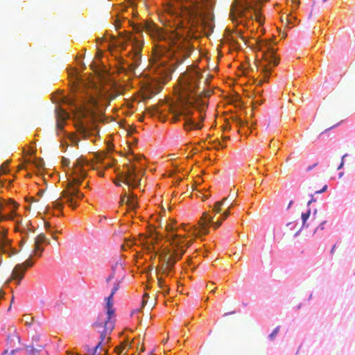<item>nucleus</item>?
Listing matches in <instances>:
<instances>
[{
    "label": "nucleus",
    "instance_id": "obj_1",
    "mask_svg": "<svg viewBox=\"0 0 355 355\" xmlns=\"http://www.w3.org/2000/svg\"><path fill=\"white\" fill-rule=\"evenodd\" d=\"M203 73L205 71L202 72L198 67H191L180 78L182 102L178 110L171 112L175 121L179 120L180 116H184V128L187 131L200 129L202 125L196 121V118L202 121L205 117L210 92L206 91L205 87L200 89L201 83L206 85L209 81L208 74L205 77Z\"/></svg>",
    "mask_w": 355,
    "mask_h": 355
},
{
    "label": "nucleus",
    "instance_id": "obj_2",
    "mask_svg": "<svg viewBox=\"0 0 355 355\" xmlns=\"http://www.w3.org/2000/svg\"><path fill=\"white\" fill-rule=\"evenodd\" d=\"M164 52L165 50H157L155 52V56L157 59H161L162 53ZM191 52V46L189 42L182 37L177 38L176 41L171 46L169 51L167 52V56L173 57L175 62L165 65V60H160V61H157V67L155 69V72L159 76L157 77L158 81L165 83L170 80L171 74L175 68V64L182 63L183 60L190 55Z\"/></svg>",
    "mask_w": 355,
    "mask_h": 355
},
{
    "label": "nucleus",
    "instance_id": "obj_3",
    "mask_svg": "<svg viewBox=\"0 0 355 355\" xmlns=\"http://www.w3.org/2000/svg\"><path fill=\"white\" fill-rule=\"evenodd\" d=\"M166 230L168 232L167 239L170 242V248L164 250L159 256L164 262L161 268L163 274H167L173 268L176 261L182 258L186 250L193 243V239L187 240L185 235L174 233L175 227L172 224H167Z\"/></svg>",
    "mask_w": 355,
    "mask_h": 355
},
{
    "label": "nucleus",
    "instance_id": "obj_4",
    "mask_svg": "<svg viewBox=\"0 0 355 355\" xmlns=\"http://www.w3.org/2000/svg\"><path fill=\"white\" fill-rule=\"evenodd\" d=\"M85 161L83 159H78L73 163L71 170V178H69L67 187L62 192V198L65 199L66 202L73 209L78 206L77 200H80L84 197V194L80 193L76 185H80L87 173L83 168Z\"/></svg>",
    "mask_w": 355,
    "mask_h": 355
},
{
    "label": "nucleus",
    "instance_id": "obj_5",
    "mask_svg": "<svg viewBox=\"0 0 355 355\" xmlns=\"http://www.w3.org/2000/svg\"><path fill=\"white\" fill-rule=\"evenodd\" d=\"M202 6V3H195L190 10V15L196 21L197 31H203L205 34L209 35L212 32L214 25L209 12L206 13Z\"/></svg>",
    "mask_w": 355,
    "mask_h": 355
},
{
    "label": "nucleus",
    "instance_id": "obj_6",
    "mask_svg": "<svg viewBox=\"0 0 355 355\" xmlns=\"http://www.w3.org/2000/svg\"><path fill=\"white\" fill-rule=\"evenodd\" d=\"M252 9V6L247 3L245 4L236 3L232 6L230 12V17L232 21H234L237 17H245L246 18H253V17H254L256 21H257L259 24H261L262 17L259 11L257 9H254L253 10L252 14L251 12Z\"/></svg>",
    "mask_w": 355,
    "mask_h": 355
},
{
    "label": "nucleus",
    "instance_id": "obj_7",
    "mask_svg": "<svg viewBox=\"0 0 355 355\" xmlns=\"http://www.w3.org/2000/svg\"><path fill=\"white\" fill-rule=\"evenodd\" d=\"M125 167L127 168L126 171L118 175L117 180L114 182V184L120 186V182H124L128 186L137 187L140 184L141 179L139 178V173L136 171V166L127 164Z\"/></svg>",
    "mask_w": 355,
    "mask_h": 355
},
{
    "label": "nucleus",
    "instance_id": "obj_8",
    "mask_svg": "<svg viewBox=\"0 0 355 355\" xmlns=\"http://www.w3.org/2000/svg\"><path fill=\"white\" fill-rule=\"evenodd\" d=\"M133 40L132 52L130 53L132 62L128 64V68L121 67L120 69L128 75H136L135 69L140 64L141 60V51L143 47V43L135 38Z\"/></svg>",
    "mask_w": 355,
    "mask_h": 355
},
{
    "label": "nucleus",
    "instance_id": "obj_9",
    "mask_svg": "<svg viewBox=\"0 0 355 355\" xmlns=\"http://www.w3.org/2000/svg\"><path fill=\"white\" fill-rule=\"evenodd\" d=\"M92 327L98 329V331L100 333V341L97 344V347H101L102 345H105L110 341V338L108 336L114 328V321H101L98 318V320L92 324Z\"/></svg>",
    "mask_w": 355,
    "mask_h": 355
},
{
    "label": "nucleus",
    "instance_id": "obj_10",
    "mask_svg": "<svg viewBox=\"0 0 355 355\" xmlns=\"http://www.w3.org/2000/svg\"><path fill=\"white\" fill-rule=\"evenodd\" d=\"M222 216L220 215L219 218L216 222H213V217L211 216L204 214L198 223V227H193V234L196 236H201L208 233V226L211 225L214 228L216 229L220 227L221 224Z\"/></svg>",
    "mask_w": 355,
    "mask_h": 355
},
{
    "label": "nucleus",
    "instance_id": "obj_11",
    "mask_svg": "<svg viewBox=\"0 0 355 355\" xmlns=\"http://www.w3.org/2000/svg\"><path fill=\"white\" fill-rule=\"evenodd\" d=\"M259 50L263 52V58L269 65L272 64V66L275 67L278 64L279 62L275 57L274 49L269 47L267 43L261 44Z\"/></svg>",
    "mask_w": 355,
    "mask_h": 355
},
{
    "label": "nucleus",
    "instance_id": "obj_12",
    "mask_svg": "<svg viewBox=\"0 0 355 355\" xmlns=\"http://www.w3.org/2000/svg\"><path fill=\"white\" fill-rule=\"evenodd\" d=\"M239 33H231L229 29H225V33H223V49H225V44L228 43V51H231V49H236V44L237 38H239Z\"/></svg>",
    "mask_w": 355,
    "mask_h": 355
},
{
    "label": "nucleus",
    "instance_id": "obj_13",
    "mask_svg": "<svg viewBox=\"0 0 355 355\" xmlns=\"http://www.w3.org/2000/svg\"><path fill=\"white\" fill-rule=\"evenodd\" d=\"M25 272L26 268H24V264H17L12 272L10 279L17 281V284H19L20 282L24 278Z\"/></svg>",
    "mask_w": 355,
    "mask_h": 355
},
{
    "label": "nucleus",
    "instance_id": "obj_14",
    "mask_svg": "<svg viewBox=\"0 0 355 355\" xmlns=\"http://www.w3.org/2000/svg\"><path fill=\"white\" fill-rule=\"evenodd\" d=\"M133 29L137 32L140 33L143 31H145L149 34L153 33L155 31V24L151 22L145 21L142 24H132Z\"/></svg>",
    "mask_w": 355,
    "mask_h": 355
},
{
    "label": "nucleus",
    "instance_id": "obj_15",
    "mask_svg": "<svg viewBox=\"0 0 355 355\" xmlns=\"http://www.w3.org/2000/svg\"><path fill=\"white\" fill-rule=\"evenodd\" d=\"M25 350L28 355H49L43 345H28L26 347Z\"/></svg>",
    "mask_w": 355,
    "mask_h": 355
},
{
    "label": "nucleus",
    "instance_id": "obj_16",
    "mask_svg": "<svg viewBox=\"0 0 355 355\" xmlns=\"http://www.w3.org/2000/svg\"><path fill=\"white\" fill-rule=\"evenodd\" d=\"M55 113L57 117V128L58 130H62L65 120L69 118V114L62 108L56 109Z\"/></svg>",
    "mask_w": 355,
    "mask_h": 355
},
{
    "label": "nucleus",
    "instance_id": "obj_17",
    "mask_svg": "<svg viewBox=\"0 0 355 355\" xmlns=\"http://www.w3.org/2000/svg\"><path fill=\"white\" fill-rule=\"evenodd\" d=\"M107 303L105 306L107 318L105 320L113 321L112 317L114 316V309L113 308V297L109 295L107 298Z\"/></svg>",
    "mask_w": 355,
    "mask_h": 355
},
{
    "label": "nucleus",
    "instance_id": "obj_18",
    "mask_svg": "<svg viewBox=\"0 0 355 355\" xmlns=\"http://www.w3.org/2000/svg\"><path fill=\"white\" fill-rule=\"evenodd\" d=\"M126 205L129 209L134 210L137 207V202L135 199V196L132 195L129 198L126 200Z\"/></svg>",
    "mask_w": 355,
    "mask_h": 355
},
{
    "label": "nucleus",
    "instance_id": "obj_19",
    "mask_svg": "<svg viewBox=\"0 0 355 355\" xmlns=\"http://www.w3.org/2000/svg\"><path fill=\"white\" fill-rule=\"evenodd\" d=\"M43 250L44 249L40 247V244L35 242L33 255L40 257Z\"/></svg>",
    "mask_w": 355,
    "mask_h": 355
},
{
    "label": "nucleus",
    "instance_id": "obj_20",
    "mask_svg": "<svg viewBox=\"0 0 355 355\" xmlns=\"http://www.w3.org/2000/svg\"><path fill=\"white\" fill-rule=\"evenodd\" d=\"M8 340L10 342V343H12V342H17V343H19L20 342V338L19 336L17 334L15 330L13 331V333L10 335H9L8 336Z\"/></svg>",
    "mask_w": 355,
    "mask_h": 355
},
{
    "label": "nucleus",
    "instance_id": "obj_21",
    "mask_svg": "<svg viewBox=\"0 0 355 355\" xmlns=\"http://www.w3.org/2000/svg\"><path fill=\"white\" fill-rule=\"evenodd\" d=\"M221 206H222V202L221 201H217L214 203L213 209H212V213H214L215 214H220L221 211Z\"/></svg>",
    "mask_w": 355,
    "mask_h": 355
},
{
    "label": "nucleus",
    "instance_id": "obj_22",
    "mask_svg": "<svg viewBox=\"0 0 355 355\" xmlns=\"http://www.w3.org/2000/svg\"><path fill=\"white\" fill-rule=\"evenodd\" d=\"M100 347H97V345L93 349L90 348L89 346H85L86 354L85 355H96L97 354V351Z\"/></svg>",
    "mask_w": 355,
    "mask_h": 355
},
{
    "label": "nucleus",
    "instance_id": "obj_23",
    "mask_svg": "<svg viewBox=\"0 0 355 355\" xmlns=\"http://www.w3.org/2000/svg\"><path fill=\"white\" fill-rule=\"evenodd\" d=\"M311 214V210L309 209L306 213H302V227H307L306 225V222L307 219L309 218Z\"/></svg>",
    "mask_w": 355,
    "mask_h": 355
},
{
    "label": "nucleus",
    "instance_id": "obj_24",
    "mask_svg": "<svg viewBox=\"0 0 355 355\" xmlns=\"http://www.w3.org/2000/svg\"><path fill=\"white\" fill-rule=\"evenodd\" d=\"M223 103H225V101H227V103L231 104V103H232L233 102H234L236 101V98L233 96H227L223 92Z\"/></svg>",
    "mask_w": 355,
    "mask_h": 355
},
{
    "label": "nucleus",
    "instance_id": "obj_25",
    "mask_svg": "<svg viewBox=\"0 0 355 355\" xmlns=\"http://www.w3.org/2000/svg\"><path fill=\"white\" fill-rule=\"evenodd\" d=\"M45 241H46L45 234L44 233H41L35 238V242H36L37 243L41 244V243H44Z\"/></svg>",
    "mask_w": 355,
    "mask_h": 355
},
{
    "label": "nucleus",
    "instance_id": "obj_26",
    "mask_svg": "<svg viewBox=\"0 0 355 355\" xmlns=\"http://www.w3.org/2000/svg\"><path fill=\"white\" fill-rule=\"evenodd\" d=\"M8 162H7L3 163V164H1V166L0 167V175L2 174L6 173L8 171Z\"/></svg>",
    "mask_w": 355,
    "mask_h": 355
},
{
    "label": "nucleus",
    "instance_id": "obj_27",
    "mask_svg": "<svg viewBox=\"0 0 355 355\" xmlns=\"http://www.w3.org/2000/svg\"><path fill=\"white\" fill-rule=\"evenodd\" d=\"M24 318L25 319V324L27 326H31L33 322V318L30 317L28 315H24Z\"/></svg>",
    "mask_w": 355,
    "mask_h": 355
},
{
    "label": "nucleus",
    "instance_id": "obj_28",
    "mask_svg": "<svg viewBox=\"0 0 355 355\" xmlns=\"http://www.w3.org/2000/svg\"><path fill=\"white\" fill-rule=\"evenodd\" d=\"M236 195V193L234 192L232 194L230 195L226 199L223 198V202H225V200H227L228 199L230 200L229 201L230 202V204L228 205V209H230L232 206V201L234 200Z\"/></svg>",
    "mask_w": 355,
    "mask_h": 355
},
{
    "label": "nucleus",
    "instance_id": "obj_29",
    "mask_svg": "<svg viewBox=\"0 0 355 355\" xmlns=\"http://www.w3.org/2000/svg\"><path fill=\"white\" fill-rule=\"evenodd\" d=\"M158 284H159V286L161 288H163V293L164 294H166V293H168V291H169V288H164V282L162 279L159 278L158 279Z\"/></svg>",
    "mask_w": 355,
    "mask_h": 355
},
{
    "label": "nucleus",
    "instance_id": "obj_30",
    "mask_svg": "<svg viewBox=\"0 0 355 355\" xmlns=\"http://www.w3.org/2000/svg\"><path fill=\"white\" fill-rule=\"evenodd\" d=\"M262 71L264 73L265 79L268 78V76H269V74L270 73L271 68L268 67V66H263L262 67Z\"/></svg>",
    "mask_w": 355,
    "mask_h": 355
},
{
    "label": "nucleus",
    "instance_id": "obj_31",
    "mask_svg": "<svg viewBox=\"0 0 355 355\" xmlns=\"http://www.w3.org/2000/svg\"><path fill=\"white\" fill-rule=\"evenodd\" d=\"M279 327H277L269 335V338L270 340H274L276 336L277 335L279 331Z\"/></svg>",
    "mask_w": 355,
    "mask_h": 355
},
{
    "label": "nucleus",
    "instance_id": "obj_32",
    "mask_svg": "<svg viewBox=\"0 0 355 355\" xmlns=\"http://www.w3.org/2000/svg\"><path fill=\"white\" fill-rule=\"evenodd\" d=\"M118 269V270H123V266H122V263L121 262H119L117 261L114 266H112V272L114 273L115 270Z\"/></svg>",
    "mask_w": 355,
    "mask_h": 355
},
{
    "label": "nucleus",
    "instance_id": "obj_33",
    "mask_svg": "<svg viewBox=\"0 0 355 355\" xmlns=\"http://www.w3.org/2000/svg\"><path fill=\"white\" fill-rule=\"evenodd\" d=\"M32 256H33V254L31 255V257H29L28 259H27L24 263H22V264H24V266L26 269L28 267H31L33 265V262L31 260V258Z\"/></svg>",
    "mask_w": 355,
    "mask_h": 355
},
{
    "label": "nucleus",
    "instance_id": "obj_34",
    "mask_svg": "<svg viewBox=\"0 0 355 355\" xmlns=\"http://www.w3.org/2000/svg\"><path fill=\"white\" fill-rule=\"evenodd\" d=\"M120 287V284L119 282V283H116L114 285L113 288H112V292L110 293V295H112V297H114V295L115 294V293L119 290Z\"/></svg>",
    "mask_w": 355,
    "mask_h": 355
},
{
    "label": "nucleus",
    "instance_id": "obj_35",
    "mask_svg": "<svg viewBox=\"0 0 355 355\" xmlns=\"http://www.w3.org/2000/svg\"><path fill=\"white\" fill-rule=\"evenodd\" d=\"M290 18L288 16H286L284 19L282 18V21L285 24L286 26L288 28H291L292 26H290Z\"/></svg>",
    "mask_w": 355,
    "mask_h": 355
},
{
    "label": "nucleus",
    "instance_id": "obj_36",
    "mask_svg": "<svg viewBox=\"0 0 355 355\" xmlns=\"http://www.w3.org/2000/svg\"><path fill=\"white\" fill-rule=\"evenodd\" d=\"M63 101L68 104H73L75 102V100L73 98L64 97L63 98Z\"/></svg>",
    "mask_w": 355,
    "mask_h": 355
},
{
    "label": "nucleus",
    "instance_id": "obj_37",
    "mask_svg": "<svg viewBox=\"0 0 355 355\" xmlns=\"http://www.w3.org/2000/svg\"><path fill=\"white\" fill-rule=\"evenodd\" d=\"M69 164H70V161L69 159H67L66 157L62 158V164L63 166H69Z\"/></svg>",
    "mask_w": 355,
    "mask_h": 355
},
{
    "label": "nucleus",
    "instance_id": "obj_38",
    "mask_svg": "<svg viewBox=\"0 0 355 355\" xmlns=\"http://www.w3.org/2000/svg\"><path fill=\"white\" fill-rule=\"evenodd\" d=\"M300 0H291L292 7L293 9L297 8L300 5Z\"/></svg>",
    "mask_w": 355,
    "mask_h": 355
},
{
    "label": "nucleus",
    "instance_id": "obj_39",
    "mask_svg": "<svg viewBox=\"0 0 355 355\" xmlns=\"http://www.w3.org/2000/svg\"><path fill=\"white\" fill-rule=\"evenodd\" d=\"M348 155L347 154H345L343 157H342V159H341V162L340 164H339L338 167V170H340V168H342L343 167V165H344V159L345 157H346Z\"/></svg>",
    "mask_w": 355,
    "mask_h": 355
},
{
    "label": "nucleus",
    "instance_id": "obj_40",
    "mask_svg": "<svg viewBox=\"0 0 355 355\" xmlns=\"http://www.w3.org/2000/svg\"><path fill=\"white\" fill-rule=\"evenodd\" d=\"M53 207L57 208V209H61L62 208V204L60 202L57 201V200L53 202Z\"/></svg>",
    "mask_w": 355,
    "mask_h": 355
},
{
    "label": "nucleus",
    "instance_id": "obj_41",
    "mask_svg": "<svg viewBox=\"0 0 355 355\" xmlns=\"http://www.w3.org/2000/svg\"><path fill=\"white\" fill-rule=\"evenodd\" d=\"M327 184H325V185L322 187V189H321L320 190L316 191L315 192V194H318V193H322V192H324V191L327 190Z\"/></svg>",
    "mask_w": 355,
    "mask_h": 355
},
{
    "label": "nucleus",
    "instance_id": "obj_42",
    "mask_svg": "<svg viewBox=\"0 0 355 355\" xmlns=\"http://www.w3.org/2000/svg\"><path fill=\"white\" fill-rule=\"evenodd\" d=\"M130 198V196H127L125 195L122 196L121 198V201H120L121 204H123V203L126 204V200H127V198Z\"/></svg>",
    "mask_w": 355,
    "mask_h": 355
},
{
    "label": "nucleus",
    "instance_id": "obj_43",
    "mask_svg": "<svg viewBox=\"0 0 355 355\" xmlns=\"http://www.w3.org/2000/svg\"><path fill=\"white\" fill-rule=\"evenodd\" d=\"M123 349H124V346L123 345L118 346V347H116V351L118 353H121Z\"/></svg>",
    "mask_w": 355,
    "mask_h": 355
},
{
    "label": "nucleus",
    "instance_id": "obj_44",
    "mask_svg": "<svg viewBox=\"0 0 355 355\" xmlns=\"http://www.w3.org/2000/svg\"><path fill=\"white\" fill-rule=\"evenodd\" d=\"M214 283H209L207 285V287L211 290V292H214L215 288L213 287Z\"/></svg>",
    "mask_w": 355,
    "mask_h": 355
},
{
    "label": "nucleus",
    "instance_id": "obj_45",
    "mask_svg": "<svg viewBox=\"0 0 355 355\" xmlns=\"http://www.w3.org/2000/svg\"><path fill=\"white\" fill-rule=\"evenodd\" d=\"M81 134L84 137H87L88 135L87 131L83 128H81Z\"/></svg>",
    "mask_w": 355,
    "mask_h": 355
},
{
    "label": "nucleus",
    "instance_id": "obj_46",
    "mask_svg": "<svg viewBox=\"0 0 355 355\" xmlns=\"http://www.w3.org/2000/svg\"><path fill=\"white\" fill-rule=\"evenodd\" d=\"M288 17L290 18V26L293 24V21L296 20V17L292 15H289Z\"/></svg>",
    "mask_w": 355,
    "mask_h": 355
},
{
    "label": "nucleus",
    "instance_id": "obj_47",
    "mask_svg": "<svg viewBox=\"0 0 355 355\" xmlns=\"http://www.w3.org/2000/svg\"><path fill=\"white\" fill-rule=\"evenodd\" d=\"M227 122V119H223V132L225 131L227 128L226 126V124H225Z\"/></svg>",
    "mask_w": 355,
    "mask_h": 355
},
{
    "label": "nucleus",
    "instance_id": "obj_48",
    "mask_svg": "<svg viewBox=\"0 0 355 355\" xmlns=\"http://www.w3.org/2000/svg\"><path fill=\"white\" fill-rule=\"evenodd\" d=\"M10 205L12 206V208H13V209H16L17 207V204L15 203L12 200H10Z\"/></svg>",
    "mask_w": 355,
    "mask_h": 355
},
{
    "label": "nucleus",
    "instance_id": "obj_49",
    "mask_svg": "<svg viewBox=\"0 0 355 355\" xmlns=\"http://www.w3.org/2000/svg\"><path fill=\"white\" fill-rule=\"evenodd\" d=\"M230 213L228 211H223V220H225L229 216Z\"/></svg>",
    "mask_w": 355,
    "mask_h": 355
},
{
    "label": "nucleus",
    "instance_id": "obj_50",
    "mask_svg": "<svg viewBox=\"0 0 355 355\" xmlns=\"http://www.w3.org/2000/svg\"><path fill=\"white\" fill-rule=\"evenodd\" d=\"M115 26H116V28H119L121 26L119 19H117L116 20V25Z\"/></svg>",
    "mask_w": 355,
    "mask_h": 355
},
{
    "label": "nucleus",
    "instance_id": "obj_51",
    "mask_svg": "<svg viewBox=\"0 0 355 355\" xmlns=\"http://www.w3.org/2000/svg\"><path fill=\"white\" fill-rule=\"evenodd\" d=\"M315 201V200L313 198V195H311V199L307 203L308 206H309L312 202H313Z\"/></svg>",
    "mask_w": 355,
    "mask_h": 355
},
{
    "label": "nucleus",
    "instance_id": "obj_52",
    "mask_svg": "<svg viewBox=\"0 0 355 355\" xmlns=\"http://www.w3.org/2000/svg\"><path fill=\"white\" fill-rule=\"evenodd\" d=\"M13 302H14V296L12 295V299H11V302H10V305L8 311H10L11 309V306H12V304Z\"/></svg>",
    "mask_w": 355,
    "mask_h": 355
},
{
    "label": "nucleus",
    "instance_id": "obj_53",
    "mask_svg": "<svg viewBox=\"0 0 355 355\" xmlns=\"http://www.w3.org/2000/svg\"><path fill=\"white\" fill-rule=\"evenodd\" d=\"M207 4H208V3L209 4V6H210V8H209V9L211 10V8H212L213 3H214L213 1H212V0H209V1H207Z\"/></svg>",
    "mask_w": 355,
    "mask_h": 355
},
{
    "label": "nucleus",
    "instance_id": "obj_54",
    "mask_svg": "<svg viewBox=\"0 0 355 355\" xmlns=\"http://www.w3.org/2000/svg\"><path fill=\"white\" fill-rule=\"evenodd\" d=\"M114 272H112V274L108 277V278H107V281H110V280H111L112 279H113V278H114Z\"/></svg>",
    "mask_w": 355,
    "mask_h": 355
},
{
    "label": "nucleus",
    "instance_id": "obj_55",
    "mask_svg": "<svg viewBox=\"0 0 355 355\" xmlns=\"http://www.w3.org/2000/svg\"><path fill=\"white\" fill-rule=\"evenodd\" d=\"M50 224L47 222H45V227L47 230H49V229L50 228Z\"/></svg>",
    "mask_w": 355,
    "mask_h": 355
},
{
    "label": "nucleus",
    "instance_id": "obj_56",
    "mask_svg": "<svg viewBox=\"0 0 355 355\" xmlns=\"http://www.w3.org/2000/svg\"><path fill=\"white\" fill-rule=\"evenodd\" d=\"M324 222L322 223L319 227L318 228H320V230H323L324 229Z\"/></svg>",
    "mask_w": 355,
    "mask_h": 355
},
{
    "label": "nucleus",
    "instance_id": "obj_57",
    "mask_svg": "<svg viewBox=\"0 0 355 355\" xmlns=\"http://www.w3.org/2000/svg\"><path fill=\"white\" fill-rule=\"evenodd\" d=\"M317 164H317V163H315L313 166H309V167L307 168V170H308V171H311L313 167H315V166H317Z\"/></svg>",
    "mask_w": 355,
    "mask_h": 355
},
{
    "label": "nucleus",
    "instance_id": "obj_58",
    "mask_svg": "<svg viewBox=\"0 0 355 355\" xmlns=\"http://www.w3.org/2000/svg\"><path fill=\"white\" fill-rule=\"evenodd\" d=\"M3 295H4V293L3 292V291L0 290V299L3 297Z\"/></svg>",
    "mask_w": 355,
    "mask_h": 355
},
{
    "label": "nucleus",
    "instance_id": "obj_59",
    "mask_svg": "<svg viewBox=\"0 0 355 355\" xmlns=\"http://www.w3.org/2000/svg\"><path fill=\"white\" fill-rule=\"evenodd\" d=\"M229 139L230 137H225V136H223V142L225 141V139ZM223 148H225V145L224 144H223Z\"/></svg>",
    "mask_w": 355,
    "mask_h": 355
},
{
    "label": "nucleus",
    "instance_id": "obj_60",
    "mask_svg": "<svg viewBox=\"0 0 355 355\" xmlns=\"http://www.w3.org/2000/svg\"><path fill=\"white\" fill-rule=\"evenodd\" d=\"M37 166L38 168H41V167H42V166H43V164H42V163L37 164Z\"/></svg>",
    "mask_w": 355,
    "mask_h": 355
},
{
    "label": "nucleus",
    "instance_id": "obj_61",
    "mask_svg": "<svg viewBox=\"0 0 355 355\" xmlns=\"http://www.w3.org/2000/svg\"><path fill=\"white\" fill-rule=\"evenodd\" d=\"M336 248V245H334L331 250V253L333 254Z\"/></svg>",
    "mask_w": 355,
    "mask_h": 355
},
{
    "label": "nucleus",
    "instance_id": "obj_62",
    "mask_svg": "<svg viewBox=\"0 0 355 355\" xmlns=\"http://www.w3.org/2000/svg\"><path fill=\"white\" fill-rule=\"evenodd\" d=\"M293 202V200H291V201L289 202L288 206V208H290V207H291V206L292 205Z\"/></svg>",
    "mask_w": 355,
    "mask_h": 355
},
{
    "label": "nucleus",
    "instance_id": "obj_63",
    "mask_svg": "<svg viewBox=\"0 0 355 355\" xmlns=\"http://www.w3.org/2000/svg\"><path fill=\"white\" fill-rule=\"evenodd\" d=\"M155 112L156 113H159V112H160L159 110V109H157V108H155Z\"/></svg>",
    "mask_w": 355,
    "mask_h": 355
},
{
    "label": "nucleus",
    "instance_id": "obj_64",
    "mask_svg": "<svg viewBox=\"0 0 355 355\" xmlns=\"http://www.w3.org/2000/svg\"><path fill=\"white\" fill-rule=\"evenodd\" d=\"M16 351H17V349L12 350L11 354L13 355Z\"/></svg>",
    "mask_w": 355,
    "mask_h": 355
}]
</instances>
